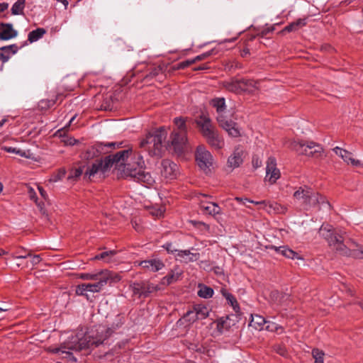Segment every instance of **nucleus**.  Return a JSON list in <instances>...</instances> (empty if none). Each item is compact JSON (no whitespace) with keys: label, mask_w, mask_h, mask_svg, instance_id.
Listing matches in <instances>:
<instances>
[{"label":"nucleus","mask_w":363,"mask_h":363,"mask_svg":"<svg viewBox=\"0 0 363 363\" xmlns=\"http://www.w3.org/2000/svg\"><path fill=\"white\" fill-rule=\"evenodd\" d=\"M320 233L326 239L328 245L339 254L355 259L363 258V246L352 240L345 245L342 235L325 227L320 228Z\"/></svg>","instance_id":"nucleus-1"},{"label":"nucleus","mask_w":363,"mask_h":363,"mask_svg":"<svg viewBox=\"0 0 363 363\" xmlns=\"http://www.w3.org/2000/svg\"><path fill=\"white\" fill-rule=\"evenodd\" d=\"M167 132L161 127L146 135L140 143V147L147 150L151 156H161L166 147Z\"/></svg>","instance_id":"nucleus-2"},{"label":"nucleus","mask_w":363,"mask_h":363,"mask_svg":"<svg viewBox=\"0 0 363 363\" xmlns=\"http://www.w3.org/2000/svg\"><path fill=\"white\" fill-rule=\"evenodd\" d=\"M211 104L216 109L218 113L216 120L219 125L224 129L230 136L237 138L240 135V131L236 123L228 120L225 116L226 111L224 98H216L211 100Z\"/></svg>","instance_id":"nucleus-3"},{"label":"nucleus","mask_w":363,"mask_h":363,"mask_svg":"<svg viewBox=\"0 0 363 363\" xmlns=\"http://www.w3.org/2000/svg\"><path fill=\"white\" fill-rule=\"evenodd\" d=\"M293 197L301 202L306 209L318 205L325 206L328 208L330 207L325 197L306 185L299 186L294 193Z\"/></svg>","instance_id":"nucleus-4"},{"label":"nucleus","mask_w":363,"mask_h":363,"mask_svg":"<svg viewBox=\"0 0 363 363\" xmlns=\"http://www.w3.org/2000/svg\"><path fill=\"white\" fill-rule=\"evenodd\" d=\"M96 335L89 337V340H87L86 338L78 339V342L75 345L68 346V348L74 351H81L93 346L95 347H98L99 345L102 344L105 340L108 338L112 333V330L105 325H99L96 329Z\"/></svg>","instance_id":"nucleus-5"},{"label":"nucleus","mask_w":363,"mask_h":363,"mask_svg":"<svg viewBox=\"0 0 363 363\" xmlns=\"http://www.w3.org/2000/svg\"><path fill=\"white\" fill-rule=\"evenodd\" d=\"M127 151L118 152L114 155H110L104 157V160H96L86 171V174L89 177L94 176L98 172L104 173L113 165L117 167L118 162L123 160V157Z\"/></svg>","instance_id":"nucleus-6"},{"label":"nucleus","mask_w":363,"mask_h":363,"mask_svg":"<svg viewBox=\"0 0 363 363\" xmlns=\"http://www.w3.org/2000/svg\"><path fill=\"white\" fill-rule=\"evenodd\" d=\"M125 151L128 152L123 157V160L118 162L117 167L123 165V172L126 177L130 176V173L133 170L137 172L138 169L145 167V161L140 152L133 151L132 148L121 150V152Z\"/></svg>","instance_id":"nucleus-7"},{"label":"nucleus","mask_w":363,"mask_h":363,"mask_svg":"<svg viewBox=\"0 0 363 363\" xmlns=\"http://www.w3.org/2000/svg\"><path fill=\"white\" fill-rule=\"evenodd\" d=\"M289 147L300 155L313 157H319L323 151V147L313 141L294 140L290 143Z\"/></svg>","instance_id":"nucleus-8"},{"label":"nucleus","mask_w":363,"mask_h":363,"mask_svg":"<svg viewBox=\"0 0 363 363\" xmlns=\"http://www.w3.org/2000/svg\"><path fill=\"white\" fill-rule=\"evenodd\" d=\"M133 293L140 298H147L150 294L163 289L160 285H155L148 281L134 282L130 285Z\"/></svg>","instance_id":"nucleus-9"},{"label":"nucleus","mask_w":363,"mask_h":363,"mask_svg":"<svg viewBox=\"0 0 363 363\" xmlns=\"http://www.w3.org/2000/svg\"><path fill=\"white\" fill-rule=\"evenodd\" d=\"M195 157L200 169L206 173L209 172L213 160L211 152L203 145H199L196 148Z\"/></svg>","instance_id":"nucleus-10"},{"label":"nucleus","mask_w":363,"mask_h":363,"mask_svg":"<svg viewBox=\"0 0 363 363\" xmlns=\"http://www.w3.org/2000/svg\"><path fill=\"white\" fill-rule=\"evenodd\" d=\"M195 123L203 137L216 129L208 113H202L195 119Z\"/></svg>","instance_id":"nucleus-11"},{"label":"nucleus","mask_w":363,"mask_h":363,"mask_svg":"<svg viewBox=\"0 0 363 363\" xmlns=\"http://www.w3.org/2000/svg\"><path fill=\"white\" fill-rule=\"evenodd\" d=\"M178 173V167L172 161L165 159L161 162L160 174L167 179H174Z\"/></svg>","instance_id":"nucleus-12"},{"label":"nucleus","mask_w":363,"mask_h":363,"mask_svg":"<svg viewBox=\"0 0 363 363\" xmlns=\"http://www.w3.org/2000/svg\"><path fill=\"white\" fill-rule=\"evenodd\" d=\"M266 177L265 179L272 184L280 177V171L277 167L276 159L273 157L268 158L266 167Z\"/></svg>","instance_id":"nucleus-13"},{"label":"nucleus","mask_w":363,"mask_h":363,"mask_svg":"<svg viewBox=\"0 0 363 363\" xmlns=\"http://www.w3.org/2000/svg\"><path fill=\"white\" fill-rule=\"evenodd\" d=\"M206 143L216 150H220L224 147L225 142L217 129L203 136Z\"/></svg>","instance_id":"nucleus-14"},{"label":"nucleus","mask_w":363,"mask_h":363,"mask_svg":"<svg viewBox=\"0 0 363 363\" xmlns=\"http://www.w3.org/2000/svg\"><path fill=\"white\" fill-rule=\"evenodd\" d=\"M333 151L339 157H340L347 164H351L354 167H358L361 164V162L358 160H355L352 157V152L341 148L340 147H335Z\"/></svg>","instance_id":"nucleus-15"},{"label":"nucleus","mask_w":363,"mask_h":363,"mask_svg":"<svg viewBox=\"0 0 363 363\" xmlns=\"http://www.w3.org/2000/svg\"><path fill=\"white\" fill-rule=\"evenodd\" d=\"M171 145L176 152H182L186 145L187 135L182 137L180 133L172 132L170 136Z\"/></svg>","instance_id":"nucleus-16"},{"label":"nucleus","mask_w":363,"mask_h":363,"mask_svg":"<svg viewBox=\"0 0 363 363\" xmlns=\"http://www.w3.org/2000/svg\"><path fill=\"white\" fill-rule=\"evenodd\" d=\"M145 168H141L138 171H132L130 177L133 178L138 182L143 183L145 185H151L154 182V179L152 177L150 173L145 172Z\"/></svg>","instance_id":"nucleus-17"},{"label":"nucleus","mask_w":363,"mask_h":363,"mask_svg":"<svg viewBox=\"0 0 363 363\" xmlns=\"http://www.w3.org/2000/svg\"><path fill=\"white\" fill-rule=\"evenodd\" d=\"M221 86L230 92L241 94V79L233 77L221 82Z\"/></svg>","instance_id":"nucleus-18"},{"label":"nucleus","mask_w":363,"mask_h":363,"mask_svg":"<svg viewBox=\"0 0 363 363\" xmlns=\"http://www.w3.org/2000/svg\"><path fill=\"white\" fill-rule=\"evenodd\" d=\"M243 162V151L236 147L228 159V166L232 169L238 167Z\"/></svg>","instance_id":"nucleus-19"},{"label":"nucleus","mask_w":363,"mask_h":363,"mask_svg":"<svg viewBox=\"0 0 363 363\" xmlns=\"http://www.w3.org/2000/svg\"><path fill=\"white\" fill-rule=\"evenodd\" d=\"M18 32L13 29L12 24L0 23V39L8 40L17 36Z\"/></svg>","instance_id":"nucleus-20"},{"label":"nucleus","mask_w":363,"mask_h":363,"mask_svg":"<svg viewBox=\"0 0 363 363\" xmlns=\"http://www.w3.org/2000/svg\"><path fill=\"white\" fill-rule=\"evenodd\" d=\"M140 266L150 272H155L162 269L164 267V264L159 259H152L141 261Z\"/></svg>","instance_id":"nucleus-21"},{"label":"nucleus","mask_w":363,"mask_h":363,"mask_svg":"<svg viewBox=\"0 0 363 363\" xmlns=\"http://www.w3.org/2000/svg\"><path fill=\"white\" fill-rule=\"evenodd\" d=\"M18 48L16 44L0 48V60L6 62L10 57L18 52Z\"/></svg>","instance_id":"nucleus-22"},{"label":"nucleus","mask_w":363,"mask_h":363,"mask_svg":"<svg viewBox=\"0 0 363 363\" xmlns=\"http://www.w3.org/2000/svg\"><path fill=\"white\" fill-rule=\"evenodd\" d=\"M201 208L206 213L211 216H216L221 213L220 207L214 202H201Z\"/></svg>","instance_id":"nucleus-23"},{"label":"nucleus","mask_w":363,"mask_h":363,"mask_svg":"<svg viewBox=\"0 0 363 363\" xmlns=\"http://www.w3.org/2000/svg\"><path fill=\"white\" fill-rule=\"evenodd\" d=\"M102 281H104V286L107 283H116L121 281V276L116 272L109 271V270H104L101 271V277Z\"/></svg>","instance_id":"nucleus-24"},{"label":"nucleus","mask_w":363,"mask_h":363,"mask_svg":"<svg viewBox=\"0 0 363 363\" xmlns=\"http://www.w3.org/2000/svg\"><path fill=\"white\" fill-rule=\"evenodd\" d=\"M167 68V65L164 64L152 66L149 69V73L146 74L145 79H151L162 76Z\"/></svg>","instance_id":"nucleus-25"},{"label":"nucleus","mask_w":363,"mask_h":363,"mask_svg":"<svg viewBox=\"0 0 363 363\" xmlns=\"http://www.w3.org/2000/svg\"><path fill=\"white\" fill-rule=\"evenodd\" d=\"M174 123L176 128L172 132L180 133L182 137H184V135H187V127L186 125V118L183 117H177L174 119Z\"/></svg>","instance_id":"nucleus-26"},{"label":"nucleus","mask_w":363,"mask_h":363,"mask_svg":"<svg viewBox=\"0 0 363 363\" xmlns=\"http://www.w3.org/2000/svg\"><path fill=\"white\" fill-rule=\"evenodd\" d=\"M258 82L249 79H241V87H242V92H248L252 93L255 90L258 89Z\"/></svg>","instance_id":"nucleus-27"},{"label":"nucleus","mask_w":363,"mask_h":363,"mask_svg":"<svg viewBox=\"0 0 363 363\" xmlns=\"http://www.w3.org/2000/svg\"><path fill=\"white\" fill-rule=\"evenodd\" d=\"M181 274V272H175L174 271L172 270L171 271L170 273H169L167 276L164 277L162 279L161 282L159 285H160V286L162 287V286H168L171 284H173L179 279Z\"/></svg>","instance_id":"nucleus-28"},{"label":"nucleus","mask_w":363,"mask_h":363,"mask_svg":"<svg viewBox=\"0 0 363 363\" xmlns=\"http://www.w3.org/2000/svg\"><path fill=\"white\" fill-rule=\"evenodd\" d=\"M177 257L178 258H186L185 259V262H194L197 261L200 255L199 253H191L190 250H179L177 252L176 254Z\"/></svg>","instance_id":"nucleus-29"},{"label":"nucleus","mask_w":363,"mask_h":363,"mask_svg":"<svg viewBox=\"0 0 363 363\" xmlns=\"http://www.w3.org/2000/svg\"><path fill=\"white\" fill-rule=\"evenodd\" d=\"M306 25V18H298L286 26L281 32H294Z\"/></svg>","instance_id":"nucleus-30"},{"label":"nucleus","mask_w":363,"mask_h":363,"mask_svg":"<svg viewBox=\"0 0 363 363\" xmlns=\"http://www.w3.org/2000/svg\"><path fill=\"white\" fill-rule=\"evenodd\" d=\"M77 340H78L77 337H73L72 338V341L70 342H68L67 344V345L65 344H64L61 347L53 348L52 350H50V351L52 353H54V354L59 353L60 352H62V353H64L65 351L62 350V349L63 348V349H68L69 350L68 346H71V345H75L78 342ZM69 350H71L69 349ZM65 353L69 356L70 359L74 360V362L77 361V359L73 356L72 353H71L70 352H65Z\"/></svg>","instance_id":"nucleus-31"},{"label":"nucleus","mask_w":363,"mask_h":363,"mask_svg":"<svg viewBox=\"0 0 363 363\" xmlns=\"http://www.w3.org/2000/svg\"><path fill=\"white\" fill-rule=\"evenodd\" d=\"M230 328V323L228 316L222 317L216 320V329L219 333L228 331Z\"/></svg>","instance_id":"nucleus-32"},{"label":"nucleus","mask_w":363,"mask_h":363,"mask_svg":"<svg viewBox=\"0 0 363 363\" xmlns=\"http://www.w3.org/2000/svg\"><path fill=\"white\" fill-rule=\"evenodd\" d=\"M251 317L252 319L250 323V325L258 330H263L264 325L267 323L264 318L259 315H252Z\"/></svg>","instance_id":"nucleus-33"},{"label":"nucleus","mask_w":363,"mask_h":363,"mask_svg":"<svg viewBox=\"0 0 363 363\" xmlns=\"http://www.w3.org/2000/svg\"><path fill=\"white\" fill-rule=\"evenodd\" d=\"M220 293L222 295L226 298L228 301V303L233 308L235 312H238L240 310L239 304L235 298V297L230 293H229L227 289L222 288L220 290Z\"/></svg>","instance_id":"nucleus-34"},{"label":"nucleus","mask_w":363,"mask_h":363,"mask_svg":"<svg viewBox=\"0 0 363 363\" xmlns=\"http://www.w3.org/2000/svg\"><path fill=\"white\" fill-rule=\"evenodd\" d=\"M46 33V30L43 28H38L35 30L30 31L28 36V40L30 43H33L41 38Z\"/></svg>","instance_id":"nucleus-35"},{"label":"nucleus","mask_w":363,"mask_h":363,"mask_svg":"<svg viewBox=\"0 0 363 363\" xmlns=\"http://www.w3.org/2000/svg\"><path fill=\"white\" fill-rule=\"evenodd\" d=\"M26 6V0H17L11 7V14L14 16L23 15Z\"/></svg>","instance_id":"nucleus-36"},{"label":"nucleus","mask_w":363,"mask_h":363,"mask_svg":"<svg viewBox=\"0 0 363 363\" xmlns=\"http://www.w3.org/2000/svg\"><path fill=\"white\" fill-rule=\"evenodd\" d=\"M199 290L198 291L197 294L199 297L203 298H209L213 296L214 291L211 287L203 284H199Z\"/></svg>","instance_id":"nucleus-37"},{"label":"nucleus","mask_w":363,"mask_h":363,"mask_svg":"<svg viewBox=\"0 0 363 363\" xmlns=\"http://www.w3.org/2000/svg\"><path fill=\"white\" fill-rule=\"evenodd\" d=\"M194 311L197 315V317H199V319H205L208 316L209 314V310L208 308L201 304H197L194 306Z\"/></svg>","instance_id":"nucleus-38"},{"label":"nucleus","mask_w":363,"mask_h":363,"mask_svg":"<svg viewBox=\"0 0 363 363\" xmlns=\"http://www.w3.org/2000/svg\"><path fill=\"white\" fill-rule=\"evenodd\" d=\"M97 281V282L94 284H86L87 291L96 293L99 292L102 289L105 281H102L101 279H99Z\"/></svg>","instance_id":"nucleus-39"},{"label":"nucleus","mask_w":363,"mask_h":363,"mask_svg":"<svg viewBox=\"0 0 363 363\" xmlns=\"http://www.w3.org/2000/svg\"><path fill=\"white\" fill-rule=\"evenodd\" d=\"M270 213H279L285 214L287 211V208L276 202H271Z\"/></svg>","instance_id":"nucleus-40"},{"label":"nucleus","mask_w":363,"mask_h":363,"mask_svg":"<svg viewBox=\"0 0 363 363\" xmlns=\"http://www.w3.org/2000/svg\"><path fill=\"white\" fill-rule=\"evenodd\" d=\"M116 254V250H109L103 252L95 256V259H104L106 262H110V257H113Z\"/></svg>","instance_id":"nucleus-41"},{"label":"nucleus","mask_w":363,"mask_h":363,"mask_svg":"<svg viewBox=\"0 0 363 363\" xmlns=\"http://www.w3.org/2000/svg\"><path fill=\"white\" fill-rule=\"evenodd\" d=\"M266 324V330L268 331L277 332L279 334L284 333L283 327L275 323L267 321Z\"/></svg>","instance_id":"nucleus-42"},{"label":"nucleus","mask_w":363,"mask_h":363,"mask_svg":"<svg viewBox=\"0 0 363 363\" xmlns=\"http://www.w3.org/2000/svg\"><path fill=\"white\" fill-rule=\"evenodd\" d=\"M249 203H254L255 205L259 206V209L264 210L267 211L268 213H270V208L271 206V202L268 201H249Z\"/></svg>","instance_id":"nucleus-43"},{"label":"nucleus","mask_w":363,"mask_h":363,"mask_svg":"<svg viewBox=\"0 0 363 363\" xmlns=\"http://www.w3.org/2000/svg\"><path fill=\"white\" fill-rule=\"evenodd\" d=\"M79 277L84 280H98L101 277V272L95 274L82 273Z\"/></svg>","instance_id":"nucleus-44"},{"label":"nucleus","mask_w":363,"mask_h":363,"mask_svg":"<svg viewBox=\"0 0 363 363\" xmlns=\"http://www.w3.org/2000/svg\"><path fill=\"white\" fill-rule=\"evenodd\" d=\"M1 149L7 152L15 153L16 155H19L22 157H28L26 155V152L20 149H17L13 147L3 146Z\"/></svg>","instance_id":"nucleus-45"},{"label":"nucleus","mask_w":363,"mask_h":363,"mask_svg":"<svg viewBox=\"0 0 363 363\" xmlns=\"http://www.w3.org/2000/svg\"><path fill=\"white\" fill-rule=\"evenodd\" d=\"M83 170L81 167L72 169L69 172L67 179L69 180H77L82 174Z\"/></svg>","instance_id":"nucleus-46"},{"label":"nucleus","mask_w":363,"mask_h":363,"mask_svg":"<svg viewBox=\"0 0 363 363\" xmlns=\"http://www.w3.org/2000/svg\"><path fill=\"white\" fill-rule=\"evenodd\" d=\"M183 319L189 322V323H194L196 320H199V317H197L196 313L194 311H187L183 316Z\"/></svg>","instance_id":"nucleus-47"},{"label":"nucleus","mask_w":363,"mask_h":363,"mask_svg":"<svg viewBox=\"0 0 363 363\" xmlns=\"http://www.w3.org/2000/svg\"><path fill=\"white\" fill-rule=\"evenodd\" d=\"M55 102V99H42L40 101L38 106L41 109H48L53 106Z\"/></svg>","instance_id":"nucleus-48"},{"label":"nucleus","mask_w":363,"mask_h":363,"mask_svg":"<svg viewBox=\"0 0 363 363\" xmlns=\"http://www.w3.org/2000/svg\"><path fill=\"white\" fill-rule=\"evenodd\" d=\"M312 355L315 359V363H323L324 353L323 351L318 349H313L312 351Z\"/></svg>","instance_id":"nucleus-49"},{"label":"nucleus","mask_w":363,"mask_h":363,"mask_svg":"<svg viewBox=\"0 0 363 363\" xmlns=\"http://www.w3.org/2000/svg\"><path fill=\"white\" fill-rule=\"evenodd\" d=\"M216 51L214 49H212L208 52H203L199 55H197L196 57H194L193 59V60L194 61V63L196 62H199V61H201V60H206V58H208V57H210L211 55H213L214 54H216Z\"/></svg>","instance_id":"nucleus-50"},{"label":"nucleus","mask_w":363,"mask_h":363,"mask_svg":"<svg viewBox=\"0 0 363 363\" xmlns=\"http://www.w3.org/2000/svg\"><path fill=\"white\" fill-rule=\"evenodd\" d=\"M284 257H287V258H290V259H303L302 257H301L297 252H296L295 251L292 250L291 249L287 247V249L286 250H284Z\"/></svg>","instance_id":"nucleus-51"},{"label":"nucleus","mask_w":363,"mask_h":363,"mask_svg":"<svg viewBox=\"0 0 363 363\" xmlns=\"http://www.w3.org/2000/svg\"><path fill=\"white\" fill-rule=\"evenodd\" d=\"M87 291V286L86 284H82L77 286L76 289V293L80 296H87L85 292Z\"/></svg>","instance_id":"nucleus-52"},{"label":"nucleus","mask_w":363,"mask_h":363,"mask_svg":"<svg viewBox=\"0 0 363 363\" xmlns=\"http://www.w3.org/2000/svg\"><path fill=\"white\" fill-rule=\"evenodd\" d=\"M194 63V61L193 60V59L187 60H185V61L178 63L177 68H181L182 69H184Z\"/></svg>","instance_id":"nucleus-53"},{"label":"nucleus","mask_w":363,"mask_h":363,"mask_svg":"<svg viewBox=\"0 0 363 363\" xmlns=\"http://www.w3.org/2000/svg\"><path fill=\"white\" fill-rule=\"evenodd\" d=\"M242 67L243 66L242 63L238 61H233L227 67V69H228L229 71H231L232 69H242Z\"/></svg>","instance_id":"nucleus-54"},{"label":"nucleus","mask_w":363,"mask_h":363,"mask_svg":"<svg viewBox=\"0 0 363 363\" xmlns=\"http://www.w3.org/2000/svg\"><path fill=\"white\" fill-rule=\"evenodd\" d=\"M163 247L169 253H174L178 251L177 249L175 248L174 245L171 242H167L163 245Z\"/></svg>","instance_id":"nucleus-55"},{"label":"nucleus","mask_w":363,"mask_h":363,"mask_svg":"<svg viewBox=\"0 0 363 363\" xmlns=\"http://www.w3.org/2000/svg\"><path fill=\"white\" fill-rule=\"evenodd\" d=\"M30 257L31 258V260H30L31 264L33 266L39 264L41 261V257L38 255H33L31 254V257Z\"/></svg>","instance_id":"nucleus-56"},{"label":"nucleus","mask_w":363,"mask_h":363,"mask_svg":"<svg viewBox=\"0 0 363 363\" xmlns=\"http://www.w3.org/2000/svg\"><path fill=\"white\" fill-rule=\"evenodd\" d=\"M133 228L138 232H140L143 229L142 226L138 223V220L134 218L131 220Z\"/></svg>","instance_id":"nucleus-57"},{"label":"nucleus","mask_w":363,"mask_h":363,"mask_svg":"<svg viewBox=\"0 0 363 363\" xmlns=\"http://www.w3.org/2000/svg\"><path fill=\"white\" fill-rule=\"evenodd\" d=\"M275 351L281 356H284L286 354V350L285 347L281 345L276 346Z\"/></svg>","instance_id":"nucleus-58"},{"label":"nucleus","mask_w":363,"mask_h":363,"mask_svg":"<svg viewBox=\"0 0 363 363\" xmlns=\"http://www.w3.org/2000/svg\"><path fill=\"white\" fill-rule=\"evenodd\" d=\"M270 248L274 249L276 252L284 256V250L287 249V246L276 247L272 245L270 247Z\"/></svg>","instance_id":"nucleus-59"},{"label":"nucleus","mask_w":363,"mask_h":363,"mask_svg":"<svg viewBox=\"0 0 363 363\" xmlns=\"http://www.w3.org/2000/svg\"><path fill=\"white\" fill-rule=\"evenodd\" d=\"M252 165L253 167L257 169L262 165V161L259 159L258 157H253L252 158Z\"/></svg>","instance_id":"nucleus-60"},{"label":"nucleus","mask_w":363,"mask_h":363,"mask_svg":"<svg viewBox=\"0 0 363 363\" xmlns=\"http://www.w3.org/2000/svg\"><path fill=\"white\" fill-rule=\"evenodd\" d=\"M164 211V210L160 208L152 211L151 213L154 216L160 217V216H162L163 215Z\"/></svg>","instance_id":"nucleus-61"},{"label":"nucleus","mask_w":363,"mask_h":363,"mask_svg":"<svg viewBox=\"0 0 363 363\" xmlns=\"http://www.w3.org/2000/svg\"><path fill=\"white\" fill-rule=\"evenodd\" d=\"M29 257H31V252L30 251H26L25 253H23L22 255H18V256H13L16 259H26Z\"/></svg>","instance_id":"nucleus-62"},{"label":"nucleus","mask_w":363,"mask_h":363,"mask_svg":"<svg viewBox=\"0 0 363 363\" xmlns=\"http://www.w3.org/2000/svg\"><path fill=\"white\" fill-rule=\"evenodd\" d=\"M65 174L66 171L64 169H60L57 175L56 176V179H55V181H57V179H61L63 177H65Z\"/></svg>","instance_id":"nucleus-63"},{"label":"nucleus","mask_w":363,"mask_h":363,"mask_svg":"<svg viewBox=\"0 0 363 363\" xmlns=\"http://www.w3.org/2000/svg\"><path fill=\"white\" fill-rule=\"evenodd\" d=\"M250 50L247 48H245L240 51V55L242 57H245L250 55Z\"/></svg>","instance_id":"nucleus-64"}]
</instances>
